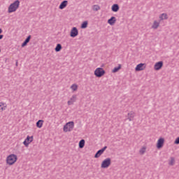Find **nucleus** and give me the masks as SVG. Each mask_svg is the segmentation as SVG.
<instances>
[{"mask_svg":"<svg viewBox=\"0 0 179 179\" xmlns=\"http://www.w3.org/2000/svg\"><path fill=\"white\" fill-rule=\"evenodd\" d=\"M17 162V155L15 154H10L6 158L7 166H13Z\"/></svg>","mask_w":179,"mask_h":179,"instance_id":"nucleus-1","label":"nucleus"},{"mask_svg":"<svg viewBox=\"0 0 179 179\" xmlns=\"http://www.w3.org/2000/svg\"><path fill=\"white\" fill-rule=\"evenodd\" d=\"M20 6V1L19 0H15L13 3L10 4L8 8V13H13L19 9Z\"/></svg>","mask_w":179,"mask_h":179,"instance_id":"nucleus-2","label":"nucleus"},{"mask_svg":"<svg viewBox=\"0 0 179 179\" xmlns=\"http://www.w3.org/2000/svg\"><path fill=\"white\" fill-rule=\"evenodd\" d=\"M73 128H75V122L73 121H70L64 125L63 132L65 134L72 132V131H73Z\"/></svg>","mask_w":179,"mask_h":179,"instance_id":"nucleus-3","label":"nucleus"},{"mask_svg":"<svg viewBox=\"0 0 179 179\" xmlns=\"http://www.w3.org/2000/svg\"><path fill=\"white\" fill-rule=\"evenodd\" d=\"M94 75L96 78H103L106 75V70L101 67H97L94 71Z\"/></svg>","mask_w":179,"mask_h":179,"instance_id":"nucleus-4","label":"nucleus"},{"mask_svg":"<svg viewBox=\"0 0 179 179\" xmlns=\"http://www.w3.org/2000/svg\"><path fill=\"white\" fill-rule=\"evenodd\" d=\"M111 166V159L106 158L105 159L101 164V169H108Z\"/></svg>","mask_w":179,"mask_h":179,"instance_id":"nucleus-5","label":"nucleus"},{"mask_svg":"<svg viewBox=\"0 0 179 179\" xmlns=\"http://www.w3.org/2000/svg\"><path fill=\"white\" fill-rule=\"evenodd\" d=\"M34 139V138L33 137V136H27L25 140L23 141V145L25 146V148H29V145H30L31 142H33Z\"/></svg>","mask_w":179,"mask_h":179,"instance_id":"nucleus-6","label":"nucleus"},{"mask_svg":"<svg viewBox=\"0 0 179 179\" xmlns=\"http://www.w3.org/2000/svg\"><path fill=\"white\" fill-rule=\"evenodd\" d=\"M164 142H165L164 138L159 137L157 141V143H156L157 149H162V148L164 146Z\"/></svg>","mask_w":179,"mask_h":179,"instance_id":"nucleus-7","label":"nucleus"},{"mask_svg":"<svg viewBox=\"0 0 179 179\" xmlns=\"http://www.w3.org/2000/svg\"><path fill=\"white\" fill-rule=\"evenodd\" d=\"M79 35V31L76 27H73L70 31V37L72 38H75V37H78Z\"/></svg>","mask_w":179,"mask_h":179,"instance_id":"nucleus-8","label":"nucleus"},{"mask_svg":"<svg viewBox=\"0 0 179 179\" xmlns=\"http://www.w3.org/2000/svg\"><path fill=\"white\" fill-rule=\"evenodd\" d=\"M146 69V63H140L135 67L136 72H141V71H145Z\"/></svg>","mask_w":179,"mask_h":179,"instance_id":"nucleus-9","label":"nucleus"},{"mask_svg":"<svg viewBox=\"0 0 179 179\" xmlns=\"http://www.w3.org/2000/svg\"><path fill=\"white\" fill-rule=\"evenodd\" d=\"M135 117H136V113L134 111L131 110L127 113V120H128L131 122V121H134Z\"/></svg>","mask_w":179,"mask_h":179,"instance_id":"nucleus-10","label":"nucleus"},{"mask_svg":"<svg viewBox=\"0 0 179 179\" xmlns=\"http://www.w3.org/2000/svg\"><path fill=\"white\" fill-rule=\"evenodd\" d=\"M76 100H78V96H76V94L72 95V96L67 101L68 106H73V104L76 103Z\"/></svg>","mask_w":179,"mask_h":179,"instance_id":"nucleus-11","label":"nucleus"},{"mask_svg":"<svg viewBox=\"0 0 179 179\" xmlns=\"http://www.w3.org/2000/svg\"><path fill=\"white\" fill-rule=\"evenodd\" d=\"M159 27H160V22L156 20H154L151 24V29H152V30H157Z\"/></svg>","mask_w":179,"mask_h":179,"instance_id":"nucleus-12","label":"nucleus"},{"mask_svg":"<svg viewBox=\"0 0 179 179\" xmlns=\"http://www.w3.org/2000/svg\"><path fill=\"white\" fill-rule=\"evenodd\" d=\"M162 68H163V62L162 61L156 62L154 65L155 71H160Z\"/></svg>","mask_w":179,"mask_h":179,"instance_id":"nucleus-13","label":"nucleus"},{"mask_svg":"<svg viewBox=\"0 0 179 179\" xmlns=\"http://www.w3.org/2000/svg\"><path fill=\"white\" fill-rule=\"evenodd\" d=\"M8 108V104L3 101L0 102V113H3Z\"/></svg>","mask_w":179,"mask_h":179,"instance_id":"nucleus-14","label":"nucleus"},{"mask_svg":"<svg viewBox=\"0 0 179 179\" xmlns=\"http://www.w3.org/2000/svg\"><path fill=\"white\" fill-rule=\"evenodd\" d=\"M106 149H107V146H105L103 148L97 151V152L94 155L95 159H97V158L100 157L101 156V155H103V153H104V151Z\"/></svg>","mask_w":179,"mask_h":179,"instance_id":"nucleus-15","label":"nucleus"},{"mask_svg":"<svg viewBox=\"0 0 179 179\" xmlns=\"http://www.w3.org/2000/svg\"><path fill=\"white\" fill-rule=\"evenodd\" d=\"M66 6H68V1L64 0V1H63L60 3V5H59V9H61V10L65 9V8H66Z\"/></svg>","mask_w":179,"mask_h":179,"instance_id":"nucleus-16","label":"nucleus"},{"mask_svg":"<svg viewBox=\"0 0 179 179\" xmlns=\"http://www.w3.org/2000/svg\"><path fill=\"white\" fill-rule=\"evenodd\" d=\"M115 22H117V18H115V17H111L108 20V24H110V26H114V24H115Z\"/></svg>","mask_w":179,"mask_h":179,"instance_id":"nucleus-17","label":"nucleus"},{"mask_svg":"<svg viewBox=\"0 0 179 179\" xmlns=\"http://www.w3.org/2000/svg\"><path fill=\"white\" fill-rule=\"evenodd\" d=\"M159 19L160 21L167 20V19H169V15H167V13L160 14L159 16Z\"/></svg>","mask_w":179,"mask_h":179,"instance_id":"nucleus-18","label":"nucleus"},{"mask_svg":"<svg viewBox=\"0 0 179 179\" xmlns=\"http://www.w3.org/2000/svg\"><path fill=\"white\" fill-rule=\"evenodd\" d=\"M168 164L169 166H174L176 164V158L171 157L168 161Z\"/></svg>","mask_w":179,"mask_h":179,"instance_id":"nucleus-19","label":"nucleus"},{"mask_svg":"<svg viewBox=\"0 0 179 179\" xmlns=\"http://www.w3.org/2000/svg\"><path fill=\"white\" fill-rule=\"evenodd\" d=\"M112 12H118L120 10V6L118 4H113L111 7Z\"/></svg>","mask_w":179,"mask_h":179,"instance_id":"nucleus-20","label":"nucleus"},{"mask_svg":"<svg viewBox=\"0 0 179 179\" xmlns=\"http://www.w3.org/2000/svg\"><path fill=\"white\" fill-rule=\"evenodd\" d=\"M43 125H44V120H39L36 122V127L39 128V129L43 128Z\"/></svg>","mask_w":179,"mask_h":179,"instance_id":"nucleus-21","label":"nucleus"},{"mask_svg":"<svg viewBox=\"0 0 179 179\" xmlns=\"http://www.w3.org/2000/svg\"><path fill=\"white\" fill-rule=\"evenodd\" d=\"M85 143H86V142L85 141L84 139H82L80 141V142L78 143V146H79L80 149H83L85 148Z\"/></svg>","mask_w":179,"mask_h":179,"instance_id":"nucleus-22","label":"nucleus"},{"mask_svg":"<svg viewBox=\"0 0 179 179\" xmlns=\"http://www.w3.org/2000/svg\"><path fill=\"white\" fill-rule=\"evenodd\" d=\"M146 146H143L139 150V155H145L146 153Z\"/></svg>","mask_w":179,"mask_h":179,"instance_id":"nucleus-23","label":"nucleus"},{"mask_svg":"<svg viewBox=\"0 0 179 179\" xmlns=\"http://www.w3.org/2000/svg\"><path fill=\"white\" fill-rule=\"evenodd\" d=\"M30 38H31V36H29L22 44V47H26V45H27V43L30 41Z\"/></svg>","mask_w":179,"mask_h":179,"instance_id":"nucleus-24","label":"nucleus"},{"mask_svg":"<svg viewBox=\"0 0 179 179\" xmlns=\"http://www.w3.org/2000/svg\"><path fill=\"white\" fill-rule=\"evenodd\" d=\"M61 50H62V45L59 43H58L56 45V48H55V51H56V52H59V51H61Z\"/></svg>","mask_w":179,"mask_h":179,"instance_id":"nucleus-25","label":"nucleus"},{"mask_svg":"<svg viewBox=\"0 0 179 179\" xmlns=\"http://www.w3.org/2000/svg\"><path fill=\"white\" fill-rule=\"evenodd\" d=\"M78 87L77 84H73L71 85L70 89L72 90V92H76L78 90Z\"/></svg>","mask_w":179,"mask_h":179,"instance_id":"nucleus-26","label":"nucleus"},{"mask_svg":"<svg viewBox=\"0 0 179 179\" xmlns=\"http://www.w3.org/2000/svg\"><path fill=\"white\" fill-rule=\"evenodd\" d=\"M121 69V64H118V66L115 67L113 70L112 72L113 73H116V72H118Z\"/></svg>","mask_w":179,"mask_h":179,"instance_id":"nucleus-27","label":"nucleus"},{"mask_svg":"<svg viewBox=\"0 0 179 179\" xmlns=\"http://www.w3.org/2000/svg\"><path fill=\"white\" fill-rule=\"evenodd\" d=\"M92 10H94V12H97V10H100V6L99 5L92 6Z\"/></svg>","mask_w":179,"mask_h":179,"instance_id":"nucleus-28","label":"nucleus"},{"mask_svg":"<svg viewBox=\"0 0 179 179\" xmlns=\"http://www.w3.org/2000/svg\"><path fill=\"white\" fill-rule=\"evenodd\" d=\"M88 22L87 21H85L81 24V29H86L87 27Z\"/></svg>","mask_w":179,"mask_h":179,"instance_id":"nucleus-29","label":"nucleus"},{"mask_svg":"<svg viewBox=\"0 0 179 179\" xmlns=\"http://www.w3.org/2000/svg\"><path fill=\"white\" fill-rule=\"evenodd\" d=\"M175 145H179V137L176 138L174 141Z\"/></svg>","mask_w":179,"mask_h":179,"instance_id":"nucleus-30","label":"nucleus"},{"mask_svg":"<svg viewBox=\"0 0 179 179\" xmlns=\"http://www.w3.org/2000/svg\"><path fill=\"white\" fill-rule=\"evenodd\" d=\"M3 38V35H0V40H2Z\"/></svg>","mask_w":179,"mask_h":179,"instance_id":"nucleus-31","label":"nucleus"},{"mask_svg":"<svg viewBox=\"0 0 179 179\" xmlns=\"http://www.w3.org/2000/svg\"><path fill=\"white\" fill-rule=\"evenodd\" d=\"M2 33V29H0V34Z\"/></svg>","mask_w":179,"mask_h":179,"instance_id":"nucleus-32","label":"nucleus"},{"mask_svg":"<svg viewBox=\"0 0 179 179\" xmlns=\"http://www.w3.org/2000/svg\"><path fill=\"white\" fill-rule=\"evenodd\" d=\"M0 52H1V50H0Z\"/></svg>","mask_w":179,"mask_h":179,"instance_id":"nucleus-33","label":"nucleus"}]
</instances>
